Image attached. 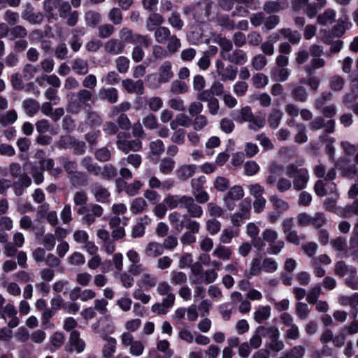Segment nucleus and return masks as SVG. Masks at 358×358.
I'll return each mask as SVG.
<instances>
[{
    "label": "nucleus",
    "instance_id": "f257e3e1",
    "mask_svg": "<svg viewBox=\"0 0 358 358\" xmlns=\"http://www.w3.org/2000/svg\"><path fill=\"white\" fill-rule=\"evenodd\" d=\"M304 164L303 159H299L295 163H290L285 168V175L292 178L294 189L300 191L307 187L310 179L309 171L306 168L301 167Z\"/></svg>",
    "mask_w": 358,
    "mask_h": 358
},
{
    "label": "nucleus",
    "instance_id": "f03ea898",
    "mask_svg": "<svg viewBox=\"0 0 358 358\" xmlns=\"http://www.w3.org/2000/svg\"><path fill=\"white\" fill-rule=\"evenodd\" d=\"M231 116L237 122H248V128L254 131H258L263 128L266 123L264 114L259 112L255 115L248 106L233 110L231 113Z\"/></svg>",
    "mask_w": 358,
    "mask_h": 358
},
{
    "label": "nucleus",
    "instance_id": "7ed1b4c3",
    "mask_svg": "<svg viewBox=\"0 0 358 358\" xmlns=\"http://www.w3.org/2000/svg\"><path fill=\"white\" fill-rule=\"evenodd\" d=\"M334 274L344 278L345 285L350 289H358V276L357 268L354 266L347 264L342 260L338 261L334 266Z\"/></svg>",
    "mask_w": 358,
    "mask_h": 358
},
{
    "label": "nucleus",
    "instance_id": "20e7f679",
    "mask_svg": "<svg viewBox=\"0 0 358 358\" xmlns=\"http://www.w3.org/2000/svg\"><path fill=\"white\" fill-rule=\"evenodd\" d=\"M173 77L172 64L169 61L164 62L159 68L158 75L151 73L146 76L145 81L152 87H157L162 83H168Z\"/></svg>",
    "mask_w": 358,
    "mask_h": 358
},
{
    "label": "nucleus",
    "instance_id": "39448f33",
    "mask_svg": "<svg viewBox=\"0 0 358 358\" xmlns=\"http://www.w3.org/2000/svg\"><path fill=\"white\" fill-rule=\"evenodd\" d=\"M278 233L273 229H266L262 234V239L268 244L266 252L269 255H278L285 247L283 240L278 239Z\"/></svg>",
    "mask_w": 358,
    "mask_h": 358
},
{
    "label": "nucleus",
    "instance_id": "423d86ee",
    "mask_svg": "<svg viewBox=\"0 0 358 358\" xmlns=\"http://www.w3.org/2000/svg\"><path fill=\"white\" fill-rule=\"evenodd\" d=\"M264 332V337L266 336L268 339L267 345L273 351L279 352L282 350L285 345L282 341L279 339L280 331L275 327H259V332Z\"/></svg>",
    "mask_w": 358,
    "mask_h": 358
},
{
    "label": "nucleus",
    "instance_id": "0eeeda50",
    "mask_svg": "<svg viewBox=\"0 0 358 358\" xmlns=\"http://www.w3.org/2000/svg\"><path fill=\"white\" fill-rule=\"evenodd\" d=\"M103 212V208L98 204H90L87 206H83L78 210V214L84 215L83 219L88 225L93 224L96 217H101Z\"/></svg>",
    "mask_w": 358,
    "mask_h": 358
},
{
    "label": "nucleus",
    "instance_id": "6e6552de",
    "mask_svg": "<svg viewBox=\"0 0 358 358\" xmlns=\"http://www.w3.org/2000/svg\"><path fill=\"white\" fill-rule=\"evenodd\" d=\"M216 73L220 79L225 81H233L237 76V68L229 64L225 66L222 60L217 59L215 62Z\"/></svg>",
    "mask_w": 358,
    "mask_h": 358
},
{
    "label": "nucleus",
    "instance_id": "1a4fd4ad",
    "mask_svg": "<svg viewBox=\"0 0 358 358\" xmlns=\"http://www.w3.org/2000/svg\"><path fill=\"white\" fill-rule=\"evenodd\" d=\"M125 133H119L117 134V147L119 150H122L125 153H128L129 151H138L142 147V143L139 139H135L131 141H126L121 139L122 136H124Z\"/></svg>",
    "mask_w": 358,
    "mask_h": 358
},
{
    "label": "nucleus",
    "instance_id": "9d476101",
    "mask_svg": "<svg viewBox=\"0 0 358 358\" xmlns=\"http://www.w3.org/2000/svg\"><path fill=\"white\" fill-rule=\"evenodd\" d=\"M17 311L12 303H8L5 306H3V320L7 322L8 327L9 328L13 329L17 327L20 324V319L17 317Z\"/></svg>",
    "mask_w": 358,
    "mask_h": 358
},
{
    "label": "nucleus",
    "instance_id": "9b49d317",
    "mask_svg": "<svg viewBox=\"0 0 358 358\" xmlns=\"http://www.w3.org/2000/svg\"><path fill=\"white\" fill-rule=\"evenodd\" d=\"M183 208L187 210V214L184 215H187L189 218H200L203 213L202 207L195 203L194 197L188 195L185 201Z\"/></svg>",
    "mask_w": 358,
    "mask_h": 358
},
{
    "label": "nucleus",
    "instance_id": "f8f14e48",
    "mask_svg": "<svg viewBox=\"0 0 358 358\" xmlns=\"http://www.w3.org/2000/svg\"><path fill=\"white\" fill-rule=\"evenodd\" d=\"M123 88L130 94L141 95L144 93L143 82L141 80L125 79L122 82Z\"/></svg>",
    "mask_w": 358,
    "mask_h": 358
},
{
    "label": "nucleus",
    "instance_id": "ddd939ff",
    "mask_svg": "<svg viewBox=\"0 0 358 358\" xmlns=\"http://www.w3.org/2000/svg\"><path fill=\"white\" fill-rule=\"evenodd\" d=\"M187 195L185 194H167L164 201L169 210H173L177 208H183L185 201Z\"/></svg>",
    "mask_w": 358,
    "mask_h": 358
},
{
    "label": "nucleus",
    "instance_id": "4468645a",
    "mask_svg": "<svg viewBox=\"0 0 358 358\" xmlns=\"http://www.w3.org/2000/svg\"><path fill=\"white\" fill-rule=\"evenodd\" d=\"M92 193L96 201L107 203L109 201L110 194L108 190L99 183H94L92 186Z\"/></svg>",
    "mask_w": 358,
    "mask_h": 358
},
{
    "label": "nucleus",
    "instance_id": "2eb2a0df",
    "mask_svg": "<svg viewBox=\"0 0 358 358\" xmlns=\"http://www.w3.org/2000/svg\"><path fill=\"white\" fill-rule=\"evenodd\" d=\"M225 61L236 65H243L248 61L247 53L241 49H235L232 52L224 57Z\"/></svg>",
    "mask_w": 358,
    "mask_h": 358
},
{
    "label": "nucleus",
    "instance_id": "dca6fc26",
    "mask_svg": "<svg viewBox=\"0 0 358 358\" xmlns=\"http://www.w3.org/2000/svg\"><path fill=\"white\" fill-rule=\"evenodd\" d=\"M22 17L33 24H40L43 20V15L41 13H34L30 4L26 6L22 13Z\"/></svg>",
    "mask_w": 358,
    "mask_h": 358
},
{
    "label": "nucleus",
    "instance_id": "f3484780",
    "mask_svg": "<svg viewBox=\"0 0 358 358\" xmlns=\"http://www.w3.org/2000/svg\"><path fill=\"white\" fill-rule=\"evenodd\" d=\"M31 184V180L27 174L22 175L17 181L12 185L14 193L16 196L23 194L25 189L29 187Z\"/></svg>",
    "mask_w": 358,
    "mask_h": 358
},
{
    "label": "nucleus",
    "instance_id": "a211bd4d",
    "mask_svg": "<svg viewBox=\"0 0 358 358\" xmlns=\"http://www.w3.org/2000/svg\"><path fill=\"white\" fill-rule=\"evenodd\" d=\"M69 343L71 345V351H76L77 353H81L84 351L85 343L80 338V333L78 331H73L70 334Z\"/></svg>",
    "mask_w": 358,
    "mask_h": 358
},
{
    "label": "nucleus",
    "instance_id": "6ab92c4d",
    "mask_svg": "<svg viewBox=\"0 0 358 358\" xmlns=\"http://www.w3.org/2000/svg\"><path fill=\"white\" fill-rule=\"evenodd\" d=\"M99 96L101 100L110 103H115L118 101V91L115 87L101 88L99 90Z\"/></svg>",
    "mask_w": 358,
    "mask_h": 358
},
{
    "label": "nucleus",
    "instance_id": "aec40b11",
    "mask_svg": "<svg viewBox=\"0 0 358 358\" xmlns=\"http://www.w3.org/2000/svg\"><path fill=\"white\" fill-rule=\"evenodd\" d=\"M233 251L230 247L221 244L217 245L213 252V256L217 259L226 262L231 259Z\"/></svg>",
    "mask_w": 358,
    "mask_h": 358
},
{
    "label": "nucleus",
    "instance_id": "412c9836",
    "mask_svg": "<svg viewBox=\"0 0 358 358\" xmlns=\"http://www.w3.org/2000/svg\"><path fill=\"white\" fill-rule=\"evenodd\" d=\"M352 26L347 16H343L338 19L336 24L332 29V33L337 37L341 36Z\"/></svg>",
    "mask_w": 358,
    "mask_h": 358
},
{
    "label": "nucleus",
    "instance_id": "4be33fe9",
    "mask_svg": "<svg viewBox=\"0 0 358 358\" xmlns=\"http://www.w3.org/2000/svg\"><path fill=\"white\" fill-rule=\"evenodd\" d=\"M218 277L217 273L215 269H206L202 273V275L199 278H193L192 282L195 284L204 282L206 284H211L214 282Z\"/></svg>",
    "mask_w": 358,
    "mask_h": 358
},
{
    "label": "nucleus",
    "instance_id": "5701e85b",
    "mask_svg": "<svg viewBox=\"0 0 358 358\" xmlns=\"http://www.w3.org/2000/svg\"><path fill=\"white\" fill-rule=\"evenodd\" d=\"M164 252L163 246L161 243L152 241L147 244L144 250V254L146 257L155 258Z\"/></svg>",
    "mask_w": 358,
    "mask_h": 358
},
{
    "label": "nucleus",
    "instance_id": "b1692460",
    "mask_svg": "<svg viewBox=\"0 0 358 358\" xmlns=\"http://www.w3.org/2000/svg\"><path fill=\"white\" fill-rule=\"evenodd\" d=\"M240 230L237 227H229L224 229L220 236V241L223 244H229L234 238L239 236Z\"/></svg>",
    "mask_w": 358,
    "mask_h": 358
},
{
    "label": "nucleus",
    "instance_id": "393cba45",
    "mask_svg": "<svg viewBox=\"0 0 358 358\" xmlns=\"http://www.w3.org/2000/svg\"><path fill=\"white\" fill-rule=\"evenodd\" d=\"M103 338L106 342L102 349L103 357L110 358L116 352L117 341L115 338L107 336H103Z\"/></svg>",
    "mask_w": 358,
    "mask_h": 358
},
{
    "label": "nucleus",
    "instance_id": "a878e982",
    "mask_svg": "<svg viewBox=\"0 0 358 358\" xmlns=\"http://www.w3.org/2000/svg\"><path fill=\"white\" fill-rule=\"evenodd\" d=\"M104 48L106 52L113 55H119L122 52L124 44L118 39H110L105 43Z\"/></svg>",
    "mask_w": 358,
    "mask_h": 358
},
{
    "label": "nucleus",
    "instance_id": "bb28decb",
    "mask_svg": "<svg viewBox=\"0 0 358 358\" xmlns=\"http://www.w3.org/2000/svg\"><path fill=\"white\" fill-rule=\"evenodd\" d=\"M283 171V167L281 164L273 163L269 167L268 175L266 178V182L269 185H276L277 176L280 175Z\"/></svg>",
    "mask_w": 358,
    "mask_h": 358
},
{
    "label": "nucleus",
    "instance_id": "cd10ccee",
    "mask_svg": "<svg viewBox=\"0 0 358 358\" xmlns=\"http://www.w3.org/2000/svg\"><path fill=\"white\" fill-rule=\"evenodd\" d=\"M168 220L171 225L176 231H181L184 229L185 220L179 212L173 211L169 213Z\"/></svg>",
    "mask_w": 358,
    "mask_h": 358
},
{
    "label": "nucleus",
    "instance_id": "c85d7f7f",
    "mask_svg": "<svg viewBox=\"0 0 358 358\" xmlns=\"http://www.w3.org/2000/svg\"><path fill=\"white\" fill-rule=\"evenodd\" d=\"M336 12L335 10L328 8L317 17V22L321 25L331 24L335 22Z\"/></svg>",
    "mask_w": 358,
    "mask_h": 358
},
{
    "label": "nucleus",
    "instance_id": "c756f323",
    "mask_svg": "<svg viewBox=\"0 0 358 358\" xmlns=\"http://www.w3.org/2000/svg\"><path fill=\"white\" fill-rule=\"evenodd\" d=\"M71 68L76 74L84 76L89 71V64L87 60L78 57L73 60Z\"/></svg>",
    "mask_w": 358,
    "mask_h": 358
},
{
    "label": "nucleus",
    "instance_id": "7c9ffc66",
    "mask_svg": "<svg viewBox=\"0 0 358 358\" xmlns=\"http://www.w3.org/2000/svg\"><path fill=\"white\" fill-rule=\"evenodd\" d=\"M331 245L334 249L338 252V255L341 257H347L346 255L350 251V248L346 247V241L345 238L337 237L331 241Z\"/></svg>",
    "mask_w": 358,
    "mask_h": 358
},
{
    "label": "nucleus",
    "instance_id": "2f4dec72",
    "mask_svg": "<svg viewBox=\"0 0 358 358\" xmlns=\"http://www.w3.org/2000/svg\"><path fill=\"white\" fill-rule=\"evenodd\" d=\"M164 21V17L161 14L152 12L149 15L148 17L146 22V29L149 31H153L156 27H161L160 25L163 24Z\"/></svg>",
    "mask_w": 358,
    "mask_h": 358
},
{
    "label": "nucleus",
    "instance_id": "473e14b6",
    "mask_svg": "<svg viewBox=\"0 0 358 358\" xmlns=\"http://www.w3.org/2000/svg\"><path fill=\"white\" fill-rule=\"evenodd\" d=\"M117 173L116 168L108 164L103 166H100V170L98 171L96 176L101 177L103 180H110L116 177Z\"/></svg>",
    "mask_w": 358,
    "mask_h": 358
},
{
    "label": "nucleus",
    "instance_id": "72a5a7b5",
    "mask_svg": "<svg viewBox=\"0 0 358 358\" xmlns=\"http://www.w3.org/2000/svg\"><path fill=\"white\" fill-rule=\"evenodd\" d=\"M192 124V120L185 114L180 113L176 115L174 120L171 121L170 127L172 130H176L178 127H189Z\"/></svg>",
    "mask_w": 358,
    "mask_h": 358
},
{
    "label": "nucleus",
    "instance_id": "f704fd0d",
    "mask_svg": "<svg viewBox=\"0 0 358 358\" xmlns=\"http://www.w3.org/2000/svg\"><path fill=\"white\" fill-rule=\"evenodd\" d=\"M28 167L30 168L29 173L31 174L34 182L36 185H39L43 182L44 180L43 170L36 164L27 163L25 166V169H28Z\"/></svg>",
    "mask_w": 358,
    "mask_h": 358
},
{
    "label": "nucleus",
    "instance_id": "c9c22d12",
    "mask_svg": "<svg viewBox=\"0 0 358 358\" xmlns=\"http://www.w3.org/2000/svg\"><path fill=\"white\" fill-rule=\"evenodd\" d=\"M287 8V3L282 1H266L263 6V10L266 13H278Z\"/></svg>",
    "mask_w": 358,
    "mask_h": 358
},
{
    "label": "nucleus",
    "instance_id": "e433bc0d",
    "mask_svg": "<svg viewBox=\"0 0 358 358\" xmlns=\"http://www.w3.org/2000/svg\"><path fill=\"white\" fill-rule=\"evenodd\" d=\"M80 164L88 173L96 176L100 170V166L94 162L90 157H83L80 160Z\"/></svg>",
    "mask_w": 358,
    "mask_h": 358
},
{
    "label": "nucleus",
    "instance_id": "4c0bfd02",
    "mask_svg": "<svg viewBox=\"0 0 358 358\" xmlns=\"http://www.w3.org/2000/svg\"><path fill=\"white\" fill-rule=\"evenodd\" d=\"M22 107L29 116L33 117L40 110V103L33 99H27L23 101Z\"/></svg>",
    "mask_w": 358,
    "mask_h": 358
},
{
    "label": "nucleus",
    "instance_id": "58836bf2",
    "mask_svg": "<svg viewBox=\"0 0 358 358\" xmlns=\"http://www.w3.org/2000/svg\"><path fill=\"white\" fill-rule=\"evenodd\" d=\"M195 169V165H182L177 169L176 176L180 180H187L194 175Z\"/></svg>",
    "mask_w": 358,
    "mask_h": 358
},
{
    "label": "nucleus",
    "instance_id": "ea45409f",
    "mask_svg": "<svg viewBox=\"0 0 358 358\" xmlns=\"http://www.w3.org/2000/svg\"><path fill=\"white\" fill-rule=\"evenodd\" d=\"M271 307L269 306H260L254 313V320L257 323H262L271 316Z\"/></svg>",
    "mask_w": 358,
    "mask_h": 358
},
{
    "label": "nucleus",
    "instance_id": "a19ab883",
    "mask_svg": "<svg viewBox=\"0 0 358 358\" xmlns=\"http://www.w3.org/2000/svg\"><path fill=\"white\" fill-rule=\"evenodd\" d=\"M325 60L320 57L313 58L310 63L304 66V70L308 76L312 75L315 70L323 68L325 66Z\"/></svg>",
    "mask_w": 358,
    "mask_h": 358
},
{
    "label": "nucleus",
    "instance_id": "79ce46f5",
    "mask_svg": "<svg viewBox=\"0 0 358 358\" xmlns=\"http://www.w3.org/2000/svg\"><path fill=\"white\" fill-rule=\"evenodd\" d=\"M154 31L155 39L157 43L160 44L165 43L171 35V31L166 27H159Z\"/></svg>",
    "mask_w": 358,
    "mask_h": 358
},
{
    "label": "nucleus",
    "instance_id": "37998d69",
    "mask_svg": "<svg viewBox=\"0 0 358 358\" xmlns=\"http://www.w3.org/2000/svg\"><path fill=\"white\" fill-rule=\"evenodd\" d=\"M139 284L145 290H149L157 285V278L148 273H144L139 280Z\"/></svg>",
    "mask_w": 358,
    "mask_h": 358
},
{
    "label": "nucleus",
    "instance_id": "c03bdc74",
    "mask_svg": "<svg viewBox=\"0 0 358 358\" xmlns=\"http://www.w3.org/2000/svg\"><path fill=\"white\" fill-rule=\"evenodd\" d=\"M262 270V264L259 258H254L250 262V268L245 271V276L250 279L252 276L258 275Z\"/></svg>",
    "mask_w": 358,
    "mask_h": 358
},
{
    "label": "nucleus",
    "instance_id": "a18cd8bd",
    "mask_svg": "<svg viewBox=\"0 0 358 358\" xmlns=\"http://www.w3.org/2000/svg\"><path fill=\"white\" fill-rule=\"evenodd\" d=\"M282 117V113L278 108H273L268 116V123L272 129L278 127Z\"/></svg>",
    "mask_w": 358,
    "mask_h": 358
},
{
    "label": "nucleus",
    "instance_id": "49530a36",
    "mask_svg": "<svg viewBox=\"0 0 358 358\" xmlns=\"http://www.w3.org/2000/svg\"><path fill=\"white\" fill-rule=\"evenodd\" d=\"M271 77L277 81H286L290 76V70L285 67H277L271 71Z\"/></svg>",
    "mask_w": 358,
    "mask_h": 358
},
{
    "label": "nucleus",
    "instance_id": "de8ad7c7",
    "mask_svg": "<svg viewBox=\"0 0 358 358\" xmlns=\"http://www.w3.org/2000/svg\"><path fill=\"white\" fill-rule=\"evenodd\" d=\"M281 36L287 38L289 43L296 44L300 42L301 34L297 31H292L289 28H284L279 30Z\"/></svg>",
    "mask_w": 358,
    "mask_h": 358
},
{
    "label": "nucleus",
    "instance_id": "09e8293b",
    "mask_svg": "<svg viewBox=\"0 0 358 358\" xmlns=\"http://www.w3.org/2000/svg\"><path fill=\"white\" fill-rule=\"evenodd\" d=\"M270 201L273 204V209L279 213H283L289 208V203L286 201L275 195L271 196Z\"/></svg>",
    "mask_w": 358,
    "mask_h": 358
},
{
    "label": "nucleus",
    "instance_id": "8fccbe9b",
    "mask_svg": "<svg viewBox=\"0 0 358 358\" xmlns=\"http://www.w3.org/2000/svg\"><path fill=\"white\" fill-rule=\"evenodd\" d=\"M338 302L341 306L355 307L358 306V293H354L352 295L341 296L338 299Z\"/></svg>",
    "mask_w": 358,
    "mask_h": 358
},
{
    "label": "nucleus",
    "instance_id": "3c124183",
    "mask_svg": "<svg viewBox=\"0 0 358 358\" xmlns=\"http://www.w3.org/2000/svg\"><path fill=\"white\" fill-rule=\"evenodd\" d=\"M217 43L221 48L220 52V57L224 60V57H227L229 53H231V51L232 50V43L230 40L224 37H221L218 39Z\"/></svg>",
    "mask_w": 358,
    "mask_h": 358
},
{
    "label": "nucleus",
    "instance_id": "603ef678",
    "mask_svg": "<svg viewBox=\"0 0 358 358\" xmlns=\"http://www.w3.org/2000/svg\"><path fill=\"white\" fill-rule=\"evenodd\" d=\"M175 164L176 162L173 159L164 157L160 161L159 166V171L162 174L169 175L173 171Z\"/></svg>",
    "mask_w": 358,
    "mask_h": 358
},
{
    "label": "nucleus",
    "instance_id": "864d4df0",
    "mask_svg": "<svg viewBox=\"0 0 358 358\" xmlns=\"http://www.w3.org/2000/svg\"><path fill=\"white\" fill-rule=\"evenodd\" d=\"M148 204L145 200L141 197H138L132 200L130 206V210L133 214H138L146 209Z\"/></svg>",
    "mask_w": 358,
    "mask_h": 358
},
{
    "label": "nucleus",
    "instance_id": "5fc2aeb1",
    "mask_svg": "<svg viewBox=\"0 0 358 358\" xmlns=\"http://www.w3.org/2000/svg\"><path fill=\"white\" fill-rule=\"evenodd\" d=\"M224 196L234 201H239L244 196V190L240 185H234L231 187Z\"/></svg>",
    "mask_w": 358,
    "mask_h": 358
},
{
    "label": "nucleus",
    "instance_id": "6e6d98bb",
    "mask_svg": "<svg viewBox=\"0 0 358 358\" xmlns=\"http://www.w3.org/2000/svg\"><path fill=\"white\" fill-rule=\"evenodd\" d=\"M69 178L72 185L75 187L84 186L87 183V176L86 173L81 171H78L71 176H69Z\"/></svg>",
    "mask_w": 358,
    "mask_h": 358
},
{
    "label": "nucleus",
    "instance_id": "4d7b16f0",
    "mask_svg": "<svg viewBox=\"0 0 358 358\" xmlns=\"http://www.w3.org/2000/svg\"><path fill=\"white\" fill-rule=\"evenodd\" d=\"M171 282L173 285H182L187 282V277L185 273L178 271H172L170 274Z\"/></svg>",
    "mask_w": 358,
    "mask_h": 358
},
{
    "label": "nucleus",
    "instance_id": "13d9d810",
    "mask_svg": "<svg viewBox=\"0 0 358 358\" xmlns=\"http://www.w3.org/2000/svg\"><path fill=\"white\" fill-rule=\"evenodd\" d=\"M86 24L90 27H95L101 21V15L93 10H89L85 14Z\"/></svg>",
    "mask_w": 358,
    "mask_h": 358
},
{
    "label": "nucleus",
    "instance_id": "bf43d9fd",
    "mask_svg": "<svg viewBox=\"0 0 358 358\" xmlns=\"http://www.w3.org/2000/svg\"><path fill=\"white\" fill-rule=\"evenodd\" d=\"M168 22L175 30L180 31L184 26V22L181 19L180 13L173 12L168 18Z\"/></svg>",
    "mask_w": 358,
    "mask_h": 358
},
{
    "label": "nucleus",
    "instance_id": "052dcab7",
    "mask_svg": "<svg viewBox=\"0 0 358 358\" xmlns=\"http://www.w3.org/2000/svg\"><path fill=\"white\" fill-rule=\"evenodd\" d=\"M17 118V113L15 110H10L6 113L0 114V124L3 126L13 124Z\"/></svg>",
    "mask_w": 358,
    "mask_h": 358
},
{
    "label": "nucleus",
    "instance_id": "680f3d73",
    "mask_svg": "<svg viewBox=\"0 0 358 358\" xmlns=\"http://www.w3.org/2000/svg\"><path fill=\"white\" fill-rule=\"evenodd\" d=\"M182 217L185 220L184 228L187 229V232H191L194 234L199 232L201 224L199 222L189 218L187 215H182Z\"/></svg>",
    "mask_w": 358,
    "mask_h": 358
},
{
    "label": "nucleus",
    "instance_id": "e2e57ef3",
    "mask_svg": "<svg viewBox=\"0 0 358 358\" xmlns=\"http://www.w3.org/2000/svg\"><path fill=\"white\" fill-rule=\"evenodd\" d=\"M238 213L245 219H249L250 217L251 201L248 198L244 199L238 205Z\"/></svg>",
    "mask_w": 358,
    "mask_h": 358
},
{
    "label": "nucleus",
    "instance_id": "0e129e2a",
    "mask_svg": "<svg viewBox=\"0 0 358 358\" xmlns=\"http://www.w3.org/2000/svg\"><path fill=\"white\" fill-rule=\"evenodd\" d=\"M74 139L75 138L70 135L62 136L54 145L60 149H68L73 146Z\"/></svg>",
    "mask_w": 358,
    "mask_h": 358
},
{
    "label": "nucleus",
    "instance_id": "69168bd1",
    "mask_svg": "<svg viewBox=\"0 0 358 358\" xmlns=\"http://www.w3.org/2000/svg\"><path fill=\"white\" fill-rule=\"evenodd\" d=\"M278 266L277 262L271 257H266L262 262V270L266 273H274Z\"/></svg>",
    "mask_w": 358,
    "mask_h": 358
},
{
    "label": "nucleus",
    "instance_id": "338daca9",
    "mask_svg": "<svg viewBox=\"0 0 358 358\" xmlns=\"http://www.w3.org/2000/svg\"><path fill=\"white\" fill-rule=\"evenodd\" d=\"M167 50L171 54L176 52L181 47L180 41L178 37L174 35L171 34L170 37L167 40Z\"/></svg>",
    "mask_w": 358,
    "mask_h": 358
},
{
    "label": "nucleus",
    "instance_id": "774afa93",
    "mask_svg": "<svg viewBox=\"0 0 358 358\" xmlns=\"http://www.w3.org/2000/svg\"><path fill=\"white\" fill-rule=\"evenodd\" d=\"M252 81L256 88L260 89L268 85V78L262 73H257L252 76Z\"/></svg>",
    "mask_w": 358,
    "mask_h": 358
}]
</instances>
